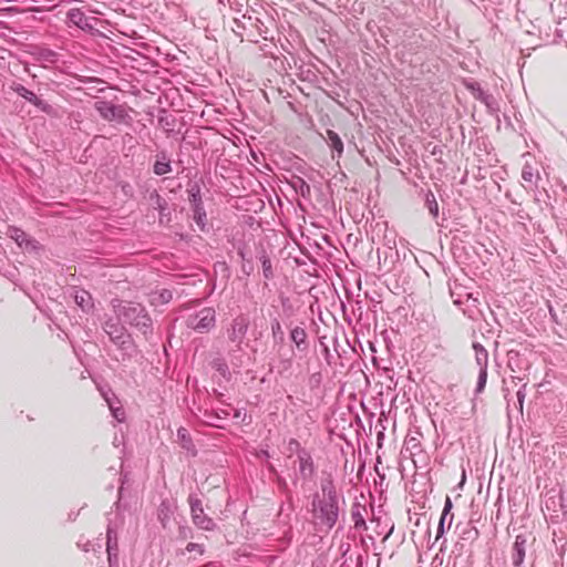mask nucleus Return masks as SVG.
<instances>
[{
	"mask_svg": "<svg viewBox=\"0 0 567 567\" xmlns=\"http://www.w3.org/2000/svg\"><path fill=\"white\" fill-rule=\"evenodd\" d=\"M289 338L300 352L307 351L309 348L308 334L303 327L296 326L290 329Z\"/></svg>",
	"mask_w": 567,
	"mask_h": 567,
	"instance_id": "obj_14",
	"label": "nucleus"
},
{
	"mask_svg": "<svg viewBox=\"0 0 567 567\" xmlns=\"http://www.w3.org/2000/svg\"><path fill=\"white\" fill-rule=\"evenodd\" d=\"M467 90L471 91L473 96L480 102L484 103L487 107H492L494 97L492 94L486 93L480 85L478 82L466 83Z\"/></svg>",
	"mask_w": 567,
	"mask_h": 567,
	"instance_id": "obj_18",
	"label": "nucleus"
},
{
	"mask_svg": "<svg viewBox=\"0 0 567 567\" xmlns=\"http://www.w3.org/2000/svg\"><path fill=\"white\" fill-rule=\"evenodd\" d=\"M367 513L365 506L361 505L360 503L355 502L351 506V519L353 522V526L358 530H365L367 523L364 515Z\"/></svg>",
	"mask_w": 567,
	"mask_h": 567,
	"instance_id": "obj_16",
	"label": "nucleus"
},
{
	"mask_svg": "<svg viewBox=\"0 0 567 567\" xmlns=\"http://www.w3.org/2000/svg\"><path fill=\"white\" fill-rule=\"evenodd\" d=\"M114 506L116 507V511H118V508H120V499L114 504Z\"/></svg>",
	"mask_w": 567,
	"mask_h": 567,
	"instance_id": "obj_48",
	"label": "nucleus"
},
{
	"mask_svg": "<svg viewBox=\"0 0 567 567\" xmlns=\"http://www.w3.org/2000/svg\"><path fill=\"white\" fill-rule=\"evenodd\" d=\"M524 388H525V385H523V388L519 389L516 393L520 409L523 408V403H524V399H525Z\"/></svg>",
	"mask_w": 567,
	"mask_h": 567,
	"instance_id": "obj_40",
	"label": "nucleus"
},
{
	"mask_svg": "<svg viewBox=\"0 0 567 567\" xmlns=\"http://www.w3.org/2000/svg\"><path fill=\"white\" fill-rule=\"evenodd\" d=\"M173 299V292L168 289H163L159 292L151 295L150 302L152 306L166 305Z\"/></svg>",
	"mask_w": 567,
	"mask_h": 567,
	"instance_id": "obj_25",
	"label": "nucleus"
},
{
	"mask_svg": "<svg viewBox=\"0 0 567 567\" xmlns=\"http://www.w3.org/2000/svg\"><path fill=\"white\" fill-rule=\"evenodd\" d=\"M185 326L197 333H208L216 326V311L214 308L205 307L187 316Z\"/></svg>",
	"mask_w": 567,
	"mask_h": 567,
	"instance_id": "obj_4",
	"label": "nucleus"
},
{
	"mask_svg": "<svg viewBox=\"0 0 567 567\" xmlns=\"http://www.w3.org/2000/svg\"><path fill=\"white\" fill-rule=\"evenodd\" d=\"M270 329L275 347L285 346V332L282 330L280 321L277 318L271 320Z\"/></svg>",
	"mask_w": 567,
	"mask_h": 567,
	"instance_id": "obj_24",
	"label": "nucleus"
},
{
	"mask_svg": "<svg viewBox=\"0 0 567 567\" xmlns=\"http://www.w3.org/2000/svg\"><path fill=\"white\" fill-rule=\"evenodd\" d=\"M452 507H453L452 501H451V498L449 496H446L445 503H444V508H443V512H442V515H441V517H443V519L447 518Z\"/></svg>",
	"mask_w": 567,
	"mask_h": 567,
	"instance_id": "obj_37",
	"label": "nucleus"
},
{
	"mask_svg": "<svg viewBox=\"0 0 567 567\" xmlns=\"http://www.w3.org/2000/svg\"><path fill=\"white\" fill-rule=\"evenodd\" d=\"M68 20L70 23L76 25L81 30H93L94 29L93 21L95 19L86 17L84 14V12L81 11L80 9H71L68 12Z\"/></svg>",
	"mask_w": 567,
	"mask_h": 567,
	"instance_id": "obj_13",
	"label": "nucleus"
},
{
	"mask_svg": "<svg viewBox=\"0 0 567 567\" xmlns=\"http://www.w3.org/2000/svg\"><path fill=\"white\" fill-rule=\"evenodd\" d=\"M269 471L272 472L274 474H276V482H277L278 486L284 492H287V489H288L287 481L284 477H281L280 475L277 474L275 467L271 464L269 465Z\"/></svg>",
	"mask_w": 567,
	"mask_h": 567,
	"instance_id": "obj_36",
	"label": "nucleus"
},
{
	"mask_svg": "<svg viewBox=\"0 0 567 567\" xmlns=\"http://www.w3.org/2000/svg\"><path fill=\"white\" fill-rule=\"evenodd\" d=\"M549 311H550L551 317L555 319L556 315L553 312L551 309Z\"/></svg>",
	"mask_w": 567,
	"mask_h": 567,
	"instance_id": "obj_50",
	"label": "nucleus"
},
{
	"mask_svg": "<svg viewBox=\"0 0 567 567\" xmlns=\"http://www.w3.org/2000/svg\"><path fill=\"white\" fill-rule=\"evenodd\" d=\"M327 138L329 146L338 153V156H340L343 153V143L340 136L334 131L328 130Z\"/></svg>",
	"mask_w": 567,
	"mask_h": 567,
	"instance_id": "obj_27",
	"label": "nucleus"
},
{
	"mask_svg": "<svg viewBox=\"0 0 567 567\" xmlns=\"http://www.w3.org/2000/svg\"><path fill=\"white\" fill-rule=\"evenodd\" d=\"M238 255L241 257L243 260L246 259L245 252H244V250L241 248L238 249Z\"/></svg>",
	"mask_w": 567,
	"mask_h": 567,
	"instance_id": "obj_46",
	"label": "nucleus"
},
{
	"mask_svg": "<svg viewBox=\"0 0 567 567\" xmlns=\"http://www.w3.org/2000/svg\"><path fill=\"white\" fill-rule=\"evenodd\" d=\"M172 171H173V168H172L171 162H165V163L155 162L153 165V172L157 176H163V175L169 174V173H172Z\"/></svg>",
	"mask_w": 567,
	"mask_h": 567,
	"instance_id": "obj_32",
	"label": "nucleus"
},
{
	"mask_svg": "<svg viewBox=\"0 0 567 567\" xmlns=\"http://www.w3.org/2000/svg\"><path fill=\"white\" fill-rule=\"evenodd\" d=\"M252 270V267H249V266H243V271L246 272L247 275H249Z\"/></svg>",
	"mask_w": 567,
	"mask_h": 567,
	"instance_id": "obj_44",
	"label": "nucleus"
},
{
	"mask_svg": "<svg viewBox=\"0 0 567 567\" xmlns=\"http://www.w3.org/2000/svg\"><path fill=\"white\" fill-rule=\"evenodd\" d=\"M452 520H453V515H451V516H450V519H449V526H451Z\"/></svg>",
	"mask_w": 567,
	"mask_h": 567,
	"instance_id": "obj_49",
	"label": "nucleus"
},
{
	"mask_svg": "<svg viewBox=\"0 0 567 567\" xmlns=\"http://www.w3.org/2000/svg\"><path fill=\"white\" fill-rule=\"evenodd\" d=\"M155 157H156L155 162H161V163L171 162V158L166 151H159Z\"/></svg>",
	"mask_w": 567,
	"mask_h": 567,
	"instance_id": "obj_39",
	"label": "nucleus"
},
{
	"mask_svg": "<svg viewBox=\"0 0 567 567\" xmlns=\"http://www.w3.org/2000/svg\"><path fill=\"white\" fill-rule=\"evenodd\" d=\"M204 417L205 424L214 427H220V425L217 423V421L220 420L218 414L205 411Z\"/></svg>",
	"mask_w": 567,
	"mask_h": 567,
	"instance_id": "obj_33",
	"label": "nucleus"
},
{
	"mask_svg": "<svg viewBox=\"0 0 567 567\" xmlns=\"http://www.w3.org/2000/svg\"><path fill=\"white\" fill-rule=\"evenodd\" d=\"M102 328L118 351L116 361L126 363L138 354L133 337L117 319L109 318L103 322Z\"/></svg>",
	"mask_w": 567,
	"mask_h": 567,
	"instance_id": "obj_1",
	"label": "nucleus"
},
{
	"mask_svg": "<svg viewBox=\"0 0 567 567\" xmlns=\"http://www.w3.org/2000/svg\"><path fill=\"white\" fill-rule=\"evenodd\" d=\"M319 498L339 499L337 488L331 475H328L321 480Z\"/></svg>",
	"mask_w": 567,
	"mask_h": 567,
	"instance_id": "obj_19",
	"label": "nucleus"
},
{
	"mask_svg": "<svg viewBox=\"0 0 567 567\" xmlns=\"http://www.w3.org/2000/svg\"><path fill=\"white\" fill-rule=\"evenodd\" d=\"M526 536L519 534L516 536L513 548H512V564L515 567H519L525 558L526 551Z\"/></svg>",
	"mask_w": 567,
	"mask_h": 567,
	"instance_id": "obj_15",
	"label": "nucleus"
},
{
	"mask_svg": "<svg viewBox=\"0 0 567 567\" xmlns=\"http://www.w3.org/2000/svg\"><path fill=\"white\" fill-rule=\"evenodd\" d=\"M522 178L525 181V182H528L530 183L534 178V169L532 167L530 164L526 163L523 167V171H522Z\"/></svg>",
	"mask_w": 567,
	"mask_h": 567,
	"instance_id": "obj_35",
	"label": "nucleus"
},
{
	"mask_svg": "<svg viewBox=\"0 0 567 567\" xmlns=\"http://www.w3.org/2000/svg\"><path fill=\"white\" fill-rule=\"evenodd\" d=\"M105 400L107 402L109 409L113 415V417L117 422H123L125 420V411L123 406L120 404L117 399L113 395V398L105 396Z\"/></svg>",
	"mask_w": 567,
	"mask_h": 567,
	"instance_id": "obj_23",
	"label": "nucleus"
},
{
	"mask_svg": "<svg viewBox=\"0 0 567 567\" xmlns=\"http://www.w3.org/2000/svg\"><path fill=\"white\" fill-rule=\"evenodd\" d=\"M186 550L187 551H198L199 554H203L204 553V548L202 545L199 544H196V543H188L187 546H186Z\"/></svg>",
	"mask_w": 567,
	"mask_h": 567,
	"instance_id": "obj_38",
	"label": "nucleus"
},
{
	"mask_svg": "<svg viewBox=\"0 0 567 567\" xmlns=\"http://www.w3.org/2000/svg\"><path fill=\"white\" fill-rule=\"evenodd\" d=\"M72 296L74 302L82 309V311L90 312L93 309L94 305L92 296L89 291L83 289H74Z\"/></svg>",
	"mask_w": 567,
	"mask_h": 567,
	"instance_id": "obj_17",
	"label": "nucleus"
},
{
	"mask_svg": "<svg viewBox=\"0 0 567 567\" xmlns=\"http://www.w3.org/2000/svg\"><path fill=\"white\" fill-rule=\"evenodd\" d=\"M188 195H189V202H190L192 206H197V205H202L203 204L199 185L194 184L188 189Z\"/></svg>",
	"mask_w": 567,
	"mask_h": 567,
	"instance_id": "obj_31",
	"label": "nucleus"
},
{
	"mask_svg": "<svg viewBox=\"0 0 567 567\" xmlns=\"http://www.w3.org/2000/svg\"><path fill=\"white\" fill-rule=\"evenodd\" d=\"M11 238L18 244L19 247L23 248L29 252L38 251L41 246L39 241L29 236L25 231L19 228L11 230Z\"/></svg>",
	"mask_w": 567,
	"mask_h": 567,
	"instance_id": "obj_9",
	"label": "nucleus"
},
{
	"mask_svg": "<svg viewBox=\"0 0 567 567\" xmlns=\"http://www.w3.org/2000/svg\"><path fill=\"white\" fill-rule=\"evenodd\" d=\"M437 153H440V154H441V153H442V151H441V150H437V146H435V147L433 148V151H432V154H433V155H436Z\"/></svg>",
	"mask_w": 567,
	"mask_h": 567,
	"instance_id": "obj_47",
	"label": "nucleus"
},
{
	"mask_svg": "<svg viewBox=\"0 0 567 567\" xmlns=\"http://www.w3.org/2000/svg\"><path fill=\"white\" fill-rule=\"evenodd\" d=\"M249 324V318L245 315H239L233 319L230 327L227 329L228 340L235 344L236 351L243 350Z\"/></svg>",
	"mask_w": 567,
	"mask_h": 567,
	"instance_id": "obj_5",
	"label": "nucleus"
},
{
	"mask_svg": "<svg viewBox=\"0 0 567 567\" xmlns=\"http://www.w3.org/2000/svg\"><path fill=\"white\" fill-rule=\"evenodd\" d=\"M171 514H172V511H171L169 504L167 502H162L158 507L157 516H158V519H159L161 524L163 525V527L167 526V523L171 519Z\"/></svg>",
	"mask_w": 567,
	"mask_h": 567,
	"instance_id": "obj_30",
	"label": "nucleus"
},
{
	"mask_svg": "<svg viewBox=\"0 0 567 567\" xmlns=\"http://www.w3.org/2000/svg\"><path fill=\"white\" fill-rule=\"evenodd\" d=\"M95 110L100 116L106 121L126 122L128 114L124 106L115 105L107 101L95 102Z\"/></svg>",
	"mask_w": 567,
	"mask_h": 567,
	"instance_id": "obj_7",
	"label": "nucleus"
},
{
	"mask_svg": "<svg viewBox=\"0 0 567 567\" xmlns=\"http://www.w3.org/2000/svg\"><path fill=\"white\" fill-rule=\"evenodd\" d=\"M156 196V205H157V208L159 210H163L166 206V202L165 199H163L158 194L155 195Z\"/></svg>",
	"mask_w": 567,
	"mask_h": 567,
	"instance_id": "obj_41",
	"label": "nucleus"
},
{
	"mask_svg": "<svg viewBox=\"0 0 567 567\" xmlns=\"http://www.w3.org/2000/svg\"><path fill=\"white\" fill-rule=\"evenodd\" d=\"M262 453H264V456H269L267 451H264Z\"/></svg>",
	"mask_w": 567,
	"mask_h": 567,
	"instance_id": "obj_52",
	"label": "nucleus"
},
{
	"mask_svg": "<svg viewBox=\"0 0 567 567\" xmlns=\"http://www.w3.org/2000/svg\"><path fill=\"white\" fill-rule=\"evenodd\" d=\"M188 503L190 506L193 523L200 529L214 530L216 528V524L213 518L205 514L202 501L197 497V495L190 494L188 496Z\"/></svg>",
	"mask_w": 567,
	"mask_h": 567,
	"instance_id": "obj_6",
	"label": "nucleus"
},
{
	"mask_svg": "<svg viewBox=\"0 0 567 567\" xmlns=\"http://www.w3.org/2000/svg\"><path fill=\"white\" fill-rule=\"evenodd\" d=\"M412 442H413V443H416V442H415V439H411V440L409 441V444H410V443H412Z\"/></svg>",
	"mask_w": 567,
	"mask_h": 567,
	"instance_id": "obj_51",
	"label": "nucleus"
},
{
	"mask_svg": "<svg viewBox=\"0 0 567 567\" xmlns=\"http://www.w3.org/2000/svg\"><path fill=\"white\" fill-rule=\"evenodd\" d=\"M290 185L296 190V193L302 196L303 198L310 197V185L303 178L299 176H293L292 179L290 181Z\"/></svg>",
	"mask_w": 567,
	"mask_h": 567,
	"instance_id": "obj_22",
	"label": "nucleus"
},
{
	"mask_svg": "<svg viewBox=\"0 0 567 567\" xmlns=\"http://www.w3.org/2000/svg\"><path fill=\"white\" fill-rule=\"evenodd\" d=\"M12 90L19 96L23 97L25 101L33 104L34 106H37L39 110H41L43 112H49V110L51 109V106L45 101L38 97L34 92L30 91L22 84H19V83L13 84Z\"/></svg>",
	"mask_w": 567,
	"mask_h": 567,
	"instance_id": "obj_10",
	"label": "nucleus"
},
{
	"mask_svg": "<svg viewBox=\"0 0 567 567\" xmlns=\"http://www.w3.org/2000/svg\"><path fill=\"white\" fill-rule=\"evenodd\" d=\"M289 446H290V449L295 447V446L297 449H299V442L297 440H295V439H291L290 442H289Z\"/></svg>",
	"mask_w": 567,
	"mask_h": 567,
	"instance_id": "obj_43",
	"label": "nucleus"
},
{
	"mask_svg": "<svg viewBox=\"0 0 567 567\" xmlns=\"http://www.w3.org/2000/svg\"><path fill=\"white\" fill-rule=\"evenodd\" d=\"M115 312L124 323L130 324L143 334L145 340L153 337V320L146 308L137 302L125 301L114 306Z\"/></svg>",
	"mask_w": 567,
	"mask_h": 567,
	"instance_id": "obj_2",
	"label": "nucleus"
},
{
	"mask_svg": "<svg viewBox=\"0 0 567 567\" xmlns=\"http://www.w3.org/2000/svg\"><path fill=\"white\" fill-rule=\"evenodd\" d=\"M299 473L303 480H309L315 473L312 457L305 449L298 450Z\"/></svg>",
	"mask_w": 567,
	"mask_h": 567,
	"instance_id": "obj_12",
	"label": "nucleus"
},
{
	"mask_svg": "<svg viewBox=\"0 0 567 567\" xmlns=\"http://www.w3.org/2000/svg\"><path fill=\"white\" fill-rule=\"evenodd\" d=\"M278 373L284 374L292 368L295 351L292 348L287 349L285 346L277 347Z\"/></svg>",
	"mask_w": 567,
	"mask_h": 567,
	"instance_id": "obj_11",
	"label": "nucleus"
},
{
	"mask_svg": "<svg viewBox=\"0 0 567 567\" xmlns=\"http://www.w3.org/2000/svg\"><path fill=\"white\" fill-rule=\"evenodd\" d=\"M193 209V219L197 224V226L200 228V230L205 229L206 226V210L204 208V204L192 206Z\"/></svg>",
	"mask_w": 567,
	"mask_h": 567,
	"instance_id": "obj_26",
	"label": "nucleus"
},
{
	"mask_svg": "<svg viewBox=\"0 0 567 567\" xmlns=\"http://www.w3.org/2000/svg\"><path fill=\"white\" fill-rule=\"evenodd\" d=\"M252 270V267H249V266H243V271L246 272L247 275H249Z\"/></svg>",
	"mask_w": 567,
	"mask_h": 567,
	"instance_id": "obj_45",
	"label": "nucleus"
},
{
	"mask_svg": "<svg viewBox=\"0 0 567 567\" xmlns=\"http://www.w3.org/2000/svg\"><path fill=\"white\" fill-rule=\"evenodd\" d=\"M177 440H178V443L181 444L182 449L189 452L193 456H195L197 454V450L192 440V436L185 427H179L177 430Z\"/></svg>",
	"mask_w": 567,
	"mask_h": 567,
	"instance_id": "obj_20",
	"label": "nucleus"
},
{
	"mask_svg": "<svg viewBox=\"0 0 567 567\" xmlns=\"http://www.w3.org/2000/svg\"><path fill=\"white\" fill-rule=\"evenodd\" d=\"M311 506L315 525L319 530L330 532L339 519V499L319 498V493H316Z\"/></svg>",
	"mask_w": 567,
	"mask_h": 567,
	"instance_id": "obj_3",
	"label": "nucleus"
},
{
	"mask_svg": "<svg viewBox=\"0 0 567 567\" xmlns=\"http://www.w3.org/2000/svg\"><path fill=\"white\" fill-rule=\"evenodd\" d=\"M473 349L475 351V361L480 370H487L488 352L486 349L478 342L473 343Z\"/></svg>",
	"mask_w": 567,
	"mask_h": 567,
	"instance_id": "obj_21",
	"label": "nucleus"
},
{
	"mask_svg": "<svg viewBox=\"0 0 567 567\" xmlns=\"http://www.w3.org/2000/svg\"><path fill=\"white\" fill-rule=\"evenodd\" d=\"M258 258L262 266L264 277L266 279H271L274 277L272 265H271V260H270L269 256L267 255L266 250L262 249Z\"/></svg>",
	"mask_w": 567,
	"mask_h": 567,
	"instance_id": "obj_28",
	"label": "nucleus"
},
{
	"mask_svg": "<svg viewBox=\"0 0 567 567\" xmlns=\"http://www.w3.org/2000/svg\"><path fill=\"white\" fill-rule=\"evenodd\" d=\"M425 206L427 207L433 218L439 217V204L435 199L434 194L431 190H429L425 195Z\"/></svg>",
	"mask_w": 567,
	"mask_h": 567,
	"instance_id": "obj_29",
	"label": "nucleus"
},
{
	"mask_svg": "<svg viewBox=\"0 0 567 567\" xmlns=\"http://www.w3.org/2000/svg\"><path fill=\"white\" fill-rule=\"evenodd\" d=\"M123 519L120 517L118 522L109 518L107 528H106V553L107 559L110 563V567L113 564L117 563V553H118V544H117V528L122 525Z\"/></svg>",
	"mask_w": 567,
	"mask_h": 567,
	"instance_id": "obj_8",
	"label": "nucleus"
},
{
	"mask_svg": "<svg viewBox=\"0 0 567 567\" xmlns=\"http://www.w3.org/2000/svg\"><path fill=\"white\" fill-rule=\"evenodd\" d=\"M444 534V519L443 517L440 518L439 526H437V537Z\"/></svg>",
	"mask_w": 567,
	"mask_h": 567,
	"instance_id": "obj_42",
	"label": "nucleus"
},
{
	"mask_svg": "<svg viewBox=\"0 0 567 567\" xmlns=\"http://www.w3.org/2000/svg\"><path fill=\"white\" fill-rule=\"evenodd\" d=\"M486 381H487V370H480L475 393H481L485 389Z\"/></svg>",
	"mask_w": 567,
	"mask_h": 567,
	"instance_id": "obj_34",
	"label": "nucleus"
}]
</instances>
